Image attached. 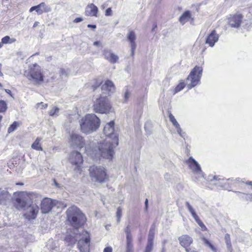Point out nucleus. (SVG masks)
<instances>
[{"label": "nucleus", "mask_w": 252, "mask_h": 252, "mask_svg": "<svg viewBox=\"0 0 252 252\" xmlns=\"http://www.w3.org/2000/svg\"><path fill=\"white\" fill-rule=\"evenodd\" d=\"M36 197V194L32 192L18 191L14 192L12 202L17 210L26 211L24 214L26 219L28 220H34L36 218L39 210L37 204H33V198Z\"/></svg>", "instance_id": "nucleus-1"}, {"label": "nucleus", "mask_w": 252, "mask_h": 252, "mask_svg": "<svg viewBox=\"0 0 252 252\" xmlns=\"http://www.w3.org/2000/svg\"><path fill=\"white\" fill-rule=\"evenodd\" d=\"M114 131V122L111 121L104 127L103 132L106 138L100 141L98 149L101 156L107 159H112L114 155L113 148L118 145V137Z\"/></svg>", "instance_id": "nucleus-2"}, {"label": "nucleus", "mask_w": 252, "mask_h": 252, "mask_svg": "<svg viewBox=\"0 0 252 252\" xmlns=\"http://www.w3.org/2000/svg\"><path fill=\"white\" fill-rule=\"evenodd\" d=\"M101 90L103 92L94 101L93 109L96 113L108 114L111 112L112 105L107 96L104 95L103 94L109 95V94L113 93L115 90V86L112 81L107 80L102 85Z\"/></svg>", "instance_id": "nucleus-3"}, {"label": "nucleus", "mask_w": 252, "mask_h": 252, "mask_svg": "<svg viewBox=\"0 0 252 252\" xmlns=\"http://www.w3.org/2000/svg\"><path fill=\"white\" fill-rule=\"evenodd\" d=\"M100 119L94 114L86 115L83 117L80 122L81 131L86 134L91 133L99 127Z\"/></svg>", "instance_id": "nucleus-4"}, {"label": "nucleus", "mask_w": 252, "mask_h": 252, "mask_svg": "<svg viewBox=\"0 0 252 252\" xmlns=\"http://www.w3.org/2000/svg\"><path fill=\"white\" fill-rule=\"evenodd\" d=\"M24 76L34 85H41L44 81V75L41 66L37 63L31 64L24 71Z\"/></svg>", "instance_id": "nucleus-5"}, {"label": "nucleus", "mask_w": 252, "mask_h": 252, "mask_svg": "<svg viewBox=\"0 0 252 252\" xmlns=\"http://www.w3.org/2000/svg\"><path fill=\"white\" fill-rule=\"evenodd\" d=\"M89 171L93 181L103 183L108 178L105 169L100 166H92L90 167Z\"/></svg>", "instance_id": "nucleus-6"}, {"label": "nucleus", "mask_w": 252, "mask_h": 252, "mask_svg": "<svg viewBox=\"0 0 252 252\" xmlns=\"http://www.w3.org/2000/svg\"><path fill=\"white\" fill-rule=\"evenodd\" d=\"M203 69L200 66H195L191 71L188 78H187L186 84L189 89L196 86L199 84L202 76Z\"/></svg>", "instance_id": "nucleus-7"}, {"label": "nucleus", "mask_w": 252, "mask_h": 252, "mask_svg": "<svg viewBox=\"0 0 252 252\" xmlns=\"http://www.w3.org/2000/svg\"><path fill=\"white\" fill-rule=\"evenodd\" d=\"M90 234L87 231L80 234V252H90Z\"/></svg>", "instance_id": "nucleus-8"}, {"label": "nucleus", "mask_w": 252, "mask_h": 252, "mask_svg": "<svg viewBox=\"0 0 252 252\" xmlns=\"http://www.w3.org/2000/svg\"><path fill=\"white\" fill-rule=\"evenodd\" d=\"M67 220L70 224L77 228L78 224V217L79 212L78 208L74 206L69 207L66 211Z\"/></svg>", "instance_id": "nucleus-9"}, {"label": "nucleus", "mask_w": 252, "mask_h": 252, "mask_svg": "<svg viewBox=\"0 0 252 252\" xmlns=\"http://www.w3.org/2000/svg\"><path fill=\"white\" fill-rule=\"evenodd\" d=\"M243 16L240 13L230 15L228 18V23L232 28H238L240 26Z\"/></svg>", "instance_id": "nucleus-10"}, {"label": "nucleus", "mask_w": 252, "mask_h": 252, "mask_svg": "<svg viewBox=\"0 0 252 252\" xmlns=\"http://www.w3.org/2000/svg\"><path fill=\"white\" fill-rule=\"evenodd\" d=\"M55 205L54 200L49 198H44L41 203V210L42 213L46 214L49 212Z\"/></svg>", "instance_id": "nucleus-11"}, {"label": "nucleus", "mask_w": 252, "mask_h": 252, "mask_svg": "<svg viewBox=\"0 0 252 252\" xmlns=\"http://www.w3.org/2000/svg\"><path fill=\"white\" fill-rule=\"evenodd\" d=\"M34 10L36 12L37 14L41 15L43 13H47L50 11L51 8L50 7L47 6L45 2H42L36 6H33L31 7L29 11L30 12H32Z\"/></svg>", "instance_id": "nucleus-12"}, {"label": "nucleus", "mask_w": 252, "mask_h": 252, "mask_svg": "<svg viewBox=\"0 0 252 252\" xmlns=\"http://www.w3.org/2000/svg\"><path fill=\"white\" fill-rule=\"evenodd\" d=\"M155 232V227L152 226L149 231L148 242L144 252H151L153 249V240Z\"/></svg>", "instance_id": "nucleus-13"}, {"label": "nucleus", "mask_w": 252, "mask_h": 252, "mask_svg": "<svg viewBox=\"0 0 252 252\" xmlns=\"http://www.w3.org/2000/svg\"><path fill=\"white\" fill-rule=\"evenodd\" d=\"M104 58L111 63H116L119 59V56L109 50H104L103 52Z\"/></svg>", "instance_id": "nucleus-14"}, {"label": "nucleus", "mask_w": 252, "mask_h": 252, "mask_svg": "<svg viewBox=\"0 0 252 252\" xmlns=\"http://www.w3.org/2000/svg\"><path fill=\"white\" fill-rule=\"evenodd\" d=\"M127 38L131 47V55L133 56L134 50L136 47L135 43L136 37L135 32L133 31H130L127 35Z\"/></svg>", "instance_id": "nucleus-15"}, {"label": "nucleus", "mask_w": 252, "mask_h": 252, "mask_svg": "<svg viewBox=\"0 0 252 252\" xmlns=\"http://www.w3.org/2000/svg\"><path fill=\"white\" fill-rule=\"evenodd\" d=\"M179 240L181 246L185 248L189 246L193 241L192 239L187 235H183L179 237ZM186 251L189 252L188 249H186Z\"/></svg>", "instance_id": "nucleus-16"}, {"label": "nucleus", "mask_w": 252, "mask_h": 252, "mask_svg": "<svg viewBox=\"0 0 252 252\" xmlns=\"http://www.w3.org/2000/svg\"><path fill=\"white\" fill-rule=\"evenodd\" d=\"M219 37V34L216 33L215 30H213L207 37L206 43L209 44L210 47H213L215 43L218 41Z\"/></svg>", "instance_id": "nucleus-17"}, {"label": "nucleus", "mask_w": 252, "mask_h": 252, "mask_svg": "<svg viewBox=\"0 0 252 252\" xmlns=\"http://www.w3.org/2000/svg\"><path fill=\"white\" fill-rule=\"evenodd\" d=\"M186 163L187 164L189 168L192 170L193 173L196 171H199L201 169L200 166L198 163L192 157H190L188 160L185 161Z\"/></svg>", "instance_id": "nucleus-18"}, {"label": "nucleus", "mask_w": 252, "mask_h": 252, "mask_svg": "<svg viewBox=\"0 0 252 252\" xmlns=\"http://www.w3.org/2000/svg\"><path fill=\"white\" fill-rule=\"evenodd\" d=\"M97 7L93 3H91L86 7L85 14L87 16L97 17Z\"/></svg>", "instance_id": "nucleus-19"}, {"label": "nucleus", "mask_w": 252, "mask_h": 252, "mask_svg": "<svg viewBox=\"0 0 252 252\" xmlns=\"http://www.w3.org/2000/svg\"><path fill=\"white\" fill-rule=\"evenodd\" d=\"M191 17V14L189 11H187L185 12L180 17L179 21L182 24L184 25L187 22Z\"/></svg>", "instance_id": "nucleus-20"}, {"label": "nucleus", "mask_w": 252, "mask_h": 252, "mask_svg": "<svg viewBox=\"0 0 252 252\" xmlns=\"http://www.w3.org/2000/svg\"><path fill=\"white\" fill-rule=\"evenodd\" d=\"M41 138L37 137L34 141V142L32 145V148L37 151H42L43 148L40 144V141L41 140Z\"/></svg>", "instance_id": "nucleus-21"}, {"label": "nucleus", "mask_w": 252, "mask_h": 252, "mask_svg": "<svg viewBox=\"0 0 252 252\" xmlns=\"http://www.w3.org/2000/svg\"><path fill=\"white\" fill-rule=\"evenodd\" d=\"M10 197L8 191H0V204L5 203Z\"/></svg>", "instance_id": "nucleus-22"}, {"label": "nucleus", "mask_w": 252, "mask_h": 252, "mask_svg": "<svg viewBox=\"0 0 252 252\" xmlns=\"http://www.w3.org/2000/svg\"><path fill=\"white\" fill-rule=\"evenodd\" d=\"M186 206L188 209V210L189 212L190 213L191 216L193 218L194 220H196L199 217L197 216V214L196 213V212L195 211V209L193 208V207L191 205L189 202H186Z\"/></svg>", "instance_id": "nucleus-23"}, {"label": "nucleus", "mask_w": 252, "mask_h": 252, "mask_svg": "<svg viewBox=\"0 0 252 252\" xmlns=\"http://www.w3.org/2000/svg\"><path fill=\"white\" fill-rule=\"evenodd\" d=\"M126 252H131L133 250L132 236H126Z\"/></svg>", "instance_id": "nucleus-24"}, {"label": "nucleus", "mask_w": 252, "mask_h": 252, "mask_svg": "<svg viewBox=\"0 0 252 252\" xmlns=\"http://www.w3.org/2000/svg\"><path fill=\"white\" fill-rule=\"evenodd\" d=\"M224 240L226 243L227 248L229 252L232 251V247L231 243V239L229 234H226L224 236Z\"/></svg>", "instance_id": "nucleus-25"}, {"label": "nucleus", "mask_w": 252, "mask_h": 252, "mask_svg": "<svg viewBox=\"0 0 252 252\" xmlns=\"http://www.w3.org/2000/svg\"><path fill=\"white\" fill-rule=\"evenodd\" d=\"M80 149H81L84 147V151L88 152V150L90 147L89 145L86 143V140L82 137H80Z\"/></svg>", "instance_id": "nucleus-26"}, {"label": "nucleus", "mask_w": 252, "mask_h": 252, "mask_svg": "<svg viewBox=\"0 0 252 252\" xmlns=\"http://www.w3.org/2000/svg\"><path fill=\"white\" fill-rule=\"evenodd\" d=\"M15 41H16V39L10 38V37L8 35H6V36L3 37L1 39V43L2 44L12 43Z\"/></svg>", "instance_id": "nucleus-27"}, {"label": "nucleus", "mask_w": 252, "mask_h": 252, "mask_svg": "<svg viewBox=\"0 0 252 252\" xmlns=\"http://www.w3.org/2000/svg\"><path fill=\"white\" fill-rule=\"evenodd\" d=\"M204 244L209 247L210 249L214 252H217V249L213 246L207 239L205 238H202Z\"/></svg>", "instance_id": "nucleus-28"}, {"label": "nucleus", "mask_w": 252, "mask_h": 252, "mask_svg": "<svg viewBox=\"0 0 252 252\" xmlns=\"http://www.w3.org/2000/svg\"><path fill=\"white\" fill-rule=\"evenodd\" d=\"M177 130V133L182 137H184L186 135V133L182 131L181 127L178 123H177L174 125Z\"/></svg>", "instance_id": "nucleus-29"}, {"label": "nucleus", "mask_w": 252, "mask_h": 252, "mask_svg": "<svg viewBox=\"0 0 252 252\" xmlns=\"http://www.w3.org/2000/svg\"><path fill=\"white\" fill-rule=\"evenodd\" d=\"M79 156V153L78 152H72L70 156V159L71 160V163L73 164L77 165L78 164V161L76 160H74V158H77Z\"/></svg>", "instance_id": "nucleus-30"}, {"label": "nucleus", "mask_w": 252, "mask_h": 252, "mask_svg": "<svg viewBox=\"0 0 252 252\" xmlns=\"http://www.w3.org/2000/svg\"><path fill=\"white\" fill-rule=\"evenodd\" d=\"M78 141V135L77 134H71L70 138V142L72 146L74 144H77Z\"/></svg>", "instance_id": "nucleus-31"}, {"label": "nucleus", "mask_w": 252, "mask_h": 252, "mask_svg": "<svg viewBox=\"0 0 252 252\" xmlns=\"http://www.w3.org/2000/svg\"><path fill=\"white\" fill-rule=\"evenodd\" d=\"M87 221V218L85 215L80 211V227L84 226Z\"/></svg>", "instance_id": "nucleus-32"}, {"label": "nucleus", "mask_w": 252, "mask_h": 252, "mask_svg": "<svg viewBox=\"0 0 252 252\" xmlns=\"http://www.w3.org/2000/svg\"><path fill=\"white\" fill-rule=\"evenodd\" d=\"M18 126L19 123L16 121L14 122L8 127V132L11 133L13 132L17 128Z\"/></svg>", "instance_id": "nucleus-33"}, {"label": "nucleus", "mask_w": 252, "mask_h": 252, "mask_svg": "<svg viewBox=\"0 0 252 252\" xmlns=\"http://www.w3.org/2000/svg\"><path fill=\"white\" fill-rule=\"evenodd\" d=\"M7 104L4 100H0V113H3L7 109Z\"/></svg>", "instance_id": "nucleus-34"}, {"label": "nucleus", "mask_w": 252, "mask_h": 252, "mask_svg": "<svg viewBox=\"0 0 252 252\" xmlns=\"http://www.w3.org/2000/svg\"><path fill=\"white\" fill-rule=\"evenodd\" d=\"M193 174H194L195 178L197 180H199L204 178L203 174L201 169H199V171H196L193 173Z\"/></svg>", "instance_id": "nucleus-35"}, {"label": "nucleus", "mask_w": 252, "mask_h": 252, "mask_svg": "<svg viewBox=\"0 0 252 252\" xmlns=\"http://www.w3.org/2000/svg\"><path fill=\"white\" fill-rule=\"evenodd\" d=\"M122 215V210L121 207H118L117 210L116 216L118 222L120 221Z\"/></svg>", "instance_id": "nucleus-36"}, {"label": "nucleus", "mask_w": 252, "mask_h": 252, "mask_svg": "<svg viewBox=\"0 0 252 252\" xmlns=\"http://www.w3.org/2000/svg\"><path fill=\"white\" fill-rule=\"evenodd\" d=\"M59 109L57 107H54L49 112V115L53 116L59 112Z\"/></svg>", "instance_id": "nucleus-37"}, {"label": "nucleus", "mask_w": 252, "mask_h": 252, "mask_svg": "<svg viewBox=\"0 0 252 252\" xmlns=\"http://www.w3.org/2000/svg\"><path fill=\"white\" fill-rule=\"evenodd\" d=\"M185 85L184 82L180 83L179 84L177 85V86L175 89V92L177 93L181 91L184 87Z\"/></svg>", "instance_id": "nucleus-38"}, {"label": "nucleus", "mask_w": 252, "mask_h": 252, "mask_svg": "<svg viewBox=\"0 0 252 252\" xmlns=\"http://www.w3.org/2000/svg\"><path fill=\"white\" fill-rule=\"evenodd\" d=\"M195 220L198 223V224L201 227L203 230H205L206 229V227L204 224V223L201 221L199 217L196 220Z\"/></svg>", "instance_id": "nucleus-39"}, {"label": "nucleus", "mask_w": 252, "mask_h": 252, "mask_svg": "<svg viewBox=\"0 0 252 252\" xmlns=\"http://www.w3.org/2000/svg\"><path fill=\"white\" fill-rule=\"evenodd\" d=\"M169 118L173 126L178 123L174 116L171 113L169 114Z\"/></svg>", "instance_id": "nucleus-40"}, {"label": "nucleus", "mask_w": 252, "mask_h": 252, "mask_svg": "<svg viewBox=\"0 0 252 252\" xmlns=\"http://www.w3.org/2000/svg\"><path fill=\"white\" fill-rule=\"evenodd\" d=\"M130 96V93L129 91H126L124 94V103H126L129 99Z\"/></svg>", "instance_id": "nucleus-41"}, {"label": "nucleus", "mask_w": 252, "mask_h": 252, "mask_svg": "<svg viewBox=\"0 0 252 252\" xmlns=\"http://www.w3.org/2000/svg\"><path fill=\"white\" fill-rule=\"evenodd\" d=\"M37 106L40 109H46L48 107V104L46 103H43L41 102L40 103H38L37 104Z\"/></svg>", "instance_id": "nucleus-42"}, {"label": "nucleus", "mask_w": 252, "mask_h": 252, "mask_svg": "<svg viewBox=\"0 0 252 252\" xmlns=\"http://www.w3.org/2000/svg\"><path fill=\"white\" fill-rule=\"evenodd\" d=\"M130 227V225H128L125 229V231L126 233V236H132V235L131 234Z\"/></svg>", "instance_id": "nucleus-43"}, {"label": "nucleus", "mask_w": 252, "mask_h": 252, "mask_svg": "<svg viewBox=\"0 0 252 252\" xmlns=\"http://www.w3.org/2000/svg\"><path fill=\"white\" fill-rule=\"evenodd\" d=\"M245 199L252 201V193L246 194L245 196Z\"/></svg>", "instance_id": "nucleus-44"}, {"label": "nucleus", "mask_w": 252, "mask_h": 252, "mask_svg": "<svg viewBox=\"0 0 252 252\" xmlns=\"http://www.w3.org/2000/svg\"><path fill=\"white\" fill-rule=\"evenodd\" d=\"M112 14V11L111 8H108L106 9L105 15L106 16H111Z\"/></svg>", "instance_id": "nucleus-45"}, {"label": "nucleus", "mask_w": 252, "mask_h": 252, "mask_svg": "<svg viewBox=\"0 0 252 252\" xmlns=\"http://www.w3.org/2000/svg\"><path fill=\"white\" fill-rule=\"evenodd\" d=\"M103 252H112V248L111 247H107L104 249Z\"/></svg>", "instance_id": "nucleus-46"}, {"label": "nucleus", "mask_w": 252, "mask_h": 252, "mask_svg": "<svg viewBox=\"0 0 252 252\" xmlns=\"http://www.w3.org/2000/svg\"><path fill=\"white\" fill-rule=\"evenodd\" d=\"M87 27L89 28H92L94 31L95 30V29L96 28V26L95 25H88Z\"/></svg>", "instance_id": "nucleus-47"}, {"label": "nucleus", "mask_w": 252, "mask_h": 252, "mask_svg": "<svg viewBox=\"0 0 252 252\" xmlns=\"http://www.w3.org/2000/svg\"><path fill=\"white\" fill-rule=\"evenodd\" d=\"M94 45L96 46H100L101 45V43L100 41H95L94 43Z\"/></svg>", "instance_id": "nucleus-48"}, {"label": "nucleus", "mask_w": 252, "mask_h": 252, "mask_svg": "<svg viewBox=\"0 0 252 252\" xmlns=\"http://www.w3.org/2000/svg\"><path fill=\"white\" fill-rule=\"evenodd\" d=\"M38 25H39V22H35L33 24V28H35Z\"/></svg>", "instance_id": "nucleus-49"}, {"label": "nucleus", "mask_w": 252, "mask_h": 252, "mask_svg": "<svg viewBox=\"0 0 252 252\" xmlns=\"http://www.w3.org/2000/svg\"><path fill=\"white\" fill-rule=\"evenodd\" d=\"M70 238H71L70 236H66V237H65V240L66 241H68V242H69V241H70L69 239H70Z\"/></svg>", "instance_id": "nucleus-50"}, {"label": "nucleus", "mask_w": 252, "mask_h": 252, "mask_svg": "<svg viewBox=\"0 0 252 252\" xmlns=\"http://www.w3.org/2000/svg\"><path fill=\"white\" fill-rule=\"evenodd\" d=\"M240 179L239 178L238 179H236L235 180H233V181H234V183H236V182H241V181L240 180ZM231 181H232V180H231Z\"/></svg>", "instance_id": "nucleus-51"}, {"label": "nucleus", "mask_w": 252, "mask_h": 252, "mask_svg": "<svg viewBox=\"0 0 252 252\" xmlns=\"http://www.w3.org/2000/svg\"><path fill=\"white\" fill-rule=\"evenodd\" d=\"M100 83H98V84H97L96 86L93 85V87L94 88V89H95L97 88V87H98L100 85Z\"/></svg>", "instance_id": "nucleus-52"}, {"label": "nucleus", "mask_w": 252, "mask_h": 252, "mask_svg": "<svg viewBox=\"0 0 252 252\" xmlns=\"http://www.w3.org/2000/svg\"><path fill=\"white\" fill-rule=\"evenodd\" d=\"M16 185H19V186H23L24 185V184L23 183H21V182H18V183H16Z\"/></svg>", "instance_id": "nucleus-53"}, {"label": "nucleus", "mask_w": 252, "mask_h": 252, "mask_svg": "<svg viewBox=\"0 0 252 252\" xmlns=\"http://www.w3.org/2000/svg\"><path fill=\"white\" fill-rule=\"evenodd\" d=\"M74 22H75V23H78L79 22V17H77L76 18H75L74 20Z\"/></svg>", "instance_id": "nucleus-54"}, {"label": "nucleus", "mask_w": 252, "mask_h": 252, "mask_svg": "<svg viewBox=\"0 0 252 252\" xmlns=\"http://www.w3.org/2000/svg\"><path fill=\"white\" fill-rule=\"evenodd\" d=\"M2 75V73L1 72V64L0 63V76Z\"/></svg>", "instance_id": "nucleus-55"}, {"label": "nucleus", "mask_w": 252, "mask_h": 252, "mask_svg": "<svg viewBox=\"0 0 252 252\" xmlns=\"http://www.w3.org/2000/svg\"><path fill=\"white\" fill-rule=\"evenodd\" d=\"M214 180H219V181L220 180V178H219L218 177L215 176L214 177Z\"/></svg>", "instance_id": "nucleus-56"}, {"label": "nucleus", "mask_w": 252, "mask_h": 252, "mask_svg": "<svg viewBox=\"0 0 252 252\" xmlns=\"http://www.w3.org/2000/svg\"><path fill=\"white\" fill-rule=\"evenodd\" d=\"M5 92L9 94L11 93V91L10 90L6 89Z\"/></svg>", "instance_id": "nucleus-57"}, {"label": "nucleus", "mask_w": 252, "mask_h": 252, "mask_svg": "<svg viewBox=\"0 0 252 252\" xmlns=\"http://www.w3.org/2000/svg\"><path fill=\"white\" fill-rule=\"evenodd\" d=\"M147 204H148V199H146V200H145V204H146V206L147 205Z\"/></svg>", "instance_id": "nucleus-58"}, {"label": "nucleus", "mask_w": 252, "mask_h": 252, "mask_svg": "<svg viewBox=\"0 0 252 252\" xmlns=\"http://www.w3.org/2000/svg\"><path fill=\"white\" fill-rule=\"evenodd\" d=\"M240 195H242V194H244V193H242V192H237Z\"/></svg>", "instance_id": "nucleus-59"}, {"label": "nucleus", "mask_w": 252, "mask_h": 252, "mask_svg": "<svg viewBox=\"0 0 252 252\" xmlns=\"http://www.w3.org/2000/svg\"><path fill=\"white\" fill-rule=\"evenodd\" d=\"M2 118V117L1 115H0V122L1 121Z\"/></svg>", "instance_id": "nucleus-60"}, {"label": "nucleus", "mask_w": 252, "mask_h": 252, "mask_svg": "<svg viewBox=\"0 0 252 252\" xmlns=\"http://www.w3.org/2000/svg\"><path fill=\"white\" fill-rule=\"evenodd\" d=\"M2 43L1 42L0 43V48L2 47Z\"/></svg>", "instance_id": "nucleus-61"}, {"label": "nucleus", "mask_w": 252, "mask_h": 252, "mask_svg": "<svg viewBox=\"0 0 252 252\" xmlns=\"http://www.w3.org/2000/svg\"><path fill=\"white\" fill-rule=\"evenodd\" d=\"M79 20H80V22H81V21H82L83 20H82V19H81V18H80Z\"/></svg>", "instance_id": "nucleus-62"}, {"label": "nucleus", "mask_w": 252, "mask_h": 252, "mask_svg": "<svg viewBox=\"0 0 252 252\" xmlns=\"http://www.w3.org/2000/svg\"><path fill=\"white\" fill-rule=\"evenodd\" d=\"M239 197H242V198H244L245 199V197L244 196H241V195H239Z\"/></svg>", "instance_id": "nucleus-63"}, {"label": "nucleus", "mask_w": 252, "mask_h": 252, "mask_svg": "<svg viewBox=\"0 0 252 252\" xmlns=\"http://www.w3.org/2000/svg\"><path fill=\"white\" fill-rule=\"evenodd\" d=\"M191 252H196V251H191Z\"/></svg>", "instance_id": "nucleus-64"}]
</instances>
